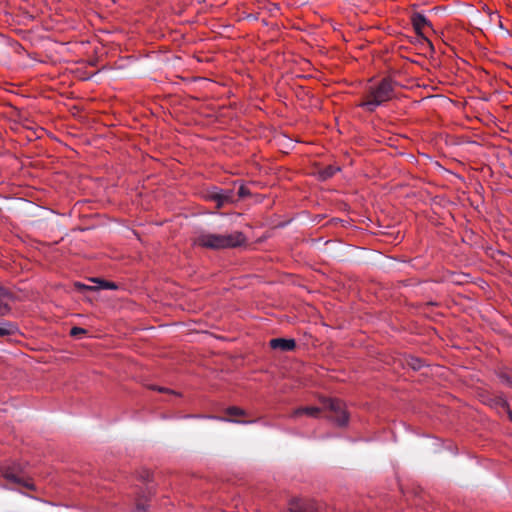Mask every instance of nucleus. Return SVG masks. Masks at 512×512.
Segmentation results:
<instances>
[{
  "label": "nucleus",
  "instance_id": "1",
  "mask_svg": "<svg viewBox=\"0 0 512 512\" xmlns=\"http://www.w3.org/2000/svg\"><path fill=\"white\" fill-rule=\"evenodd\" d=\"M246 237L240 231L227 234L213 233L207 230H198L192 237V244L210 250H223L237 248L245 244Z\"/></svg>",
  "mask_w": 512,
  "mask_h": 512
},
{
  "label": "nucleus",
  "instance_id": "2",
  "mask_svg": "<svg viewBox=\"0 0 512 512\" xmlns=\"http://www.w3.org/2000/svg\"><path fill=\"white\" fill-rule=\"evenodd\" d=\"M397 86L398 83L390 77L382 78L365 89L358 106L368 112H374L377 107L384 105L395 97Z\"/></svg>",
  "mask_w": 512,
  "mask_h": 512
},
{
  "label": "nucleus",
  "instance_id": "3",
  "mask_svg": "<svg viewBox=\"0 0 512 512\" xmlns=\"http://www.w3.org/2000/svg\"><path fill=\"white\" fill-rule=\"evenodd\" d=\"M323 408L330 411L329 419L334 421L338 426H345L348 423V414L345 404L339 399L323 398Z\"/></svg>",
  "mask_w": 512,
  "mask_h": 512
},
{
  "label": "nucleus",
  "instance_id": "4",
  "mask_svg": "<svg viewBox=\"0 0 512 512\" xmlns=\"http://www.w3.org/2000/svg\"><path fill=\"white\" fill-rule=\"evenodd\" d=\"M412 24L417 35L420 37V41L422 43H426L429 46V48L433 50V44L422 32L423 27L430 26L429 20L421 13H415L412 16Z\"/></svg>",
  "mask_w": 512,
  "mask_h": 512
},
{
  "label": "nucleus",
  "instance_id": "5",
  "mask_svg": "<svg viewBox=\"0 0 512 512\" xmlns=\"http://www.w3.org/2000/svg\"><path fill=\"white\" fill-rule=\"evenodd\" d=\"M290 512H317L316 503L310 499L294 498L289 502Z\"/></svg>",
  "mask_w": 512,
  "mask_h": 512
},
{
  "label": "nucleus",
  "instance_id": "6",
  "mask_svg": "<svg viewBox=\"0 0 512 512\" xmlns=\"http://www.w3.org/2000/svg\"><path fill=\"white\" fill-rule=\"evenodd\" d=\"M4 477L11 483L17 484L19 486H23L28 489L33 488V484L26 481L20 473L16 472L13 469H10V468L6 469L4 472Z\"/></svg>",
  "mask_w": 512,
  "mask_h": 512
},
{
  "label": "nucleus",
  "instance_id": "7",
  "mask_svg": "<svg viewBox=\"0 0 512 512\" xmlns=\"http://www.w3.org/2000/svg\"><path fill=\"white\" fill-rule=\"evenodd\" d=\"M269 344L272 349H278L281 351H292L296 347L294 339L273 338L270 340Z\"/></svg>",
  "mask_w": 512,
  "mask_h": 512
},
{
  "label": "nucleus",
  "instance_id": "8",
  "mask_svg": "<svg viewBox=\"0 0 512 512\" xmlns=\"http://www.w3.org/2000/svg\"><path fill=\"white\" fill-rule=\"evenodd\" d=\"M11 299V293L0 286V316H4L9 313L10 307L8 301Z\"/></svg>",
  "mask_w": 512,
  "mask_h": 512
},
{
  "label": "nucleus",
  "instance_id": "9",
  "mask_svg": "<svg viewBox=\"0 0 512 512\" xmlns=\"http://www.w3.org/2000/svg\"><path fill=\"white\" fill-rule=\"evenodd\" d=\"M150 492H141L135 499V508L132 512H147Z\"/></svg>",
  "mask_w": 512,
  "mask_h": 512
},
{
  "label": "nucleus",
  "instance_id": "10",
  "mask_svg": "<svg viewBox=\"0 0 512 512\" xmlns=\"http://www.w3.org/2000/svg\"><path fill=\"white\" fill-rule=\"evenodd\" d=\"M320 412H321V409L318 407H300V408L295 409L292 412L291 417L297 418V417L305 414L310 417L317 418L319 416Z\"/></svg>",
  "mask_w": 512,
  "mask_h": 512
},
{
  "label": "nucleus",
  "instance_id": "11",
  "mask_svg": "<svg viewBox=\"0 0 512 512\" xmlns=\"http://www.w3.org/2000/svg\"><path fill=\"white\" fill-rule=\"evenodd\" d=\"M17 332V326L11 322L5 321L0 325V336H9Z\"/></svg>",
  "mask_w": 512,
  "mask_h": 512
},
{
  "label": "nucleus",
  "instance_id": "12",
  "mask_svg": "<svg viewBox=\"0 0 512 512\" xmlns=\"http://www.w3.org/2000/svg\"><path fill=\"white\" fill-rule=\"evenodd\" d=\"M337 171H339V167L329 165L319 171V177L321 180H327L333 177Z\"/></svg>",
  "mask_w": 512,
  "mask_h": 512
},
{
  "label": "nucleus",
  "instance_id": "13",
  "mask_svg": "<svg viewBox=\"0 0 512 512\" xmlns=\"http://www.w3.org/2000/svg\"><path fill=\"white\" fill-rule=\"evenodd\" d=\"M221 206L224 207L228 203L234 202V196L232 190H220Z\"/></svg>",
  "mask_w": 512,
  "mask_h": 512
},
{
  "label": "nucleus",
  "instance_id": "14",
  "mask_svg": "<svg viewBox=\"0 0 512 512\" xmlns=\"http://www.w3.org/2000/svg\"><path fill=\"white\" fill-rule=\"evenodd\" d=\"M220 190H212V191H208L207 194H206V198L210 201H213L216 203V208L217 209H220L222 208L221 206V199H220Z\"/></svg>",
  "mask_w": 512,
  "mask_h": 512
},
{
  "label": "nucleus",
  "instance_id": "15",
  "mask_svg": "<svg viewBox=\"0 0 512 512\" xmlns=\"http://www.w3.org/2000/svg\"><path fill=\"white\" fill-rule=\"evenodd\" d=\"M407 364L413 369V370H419L421 369V367L423 366V362L422 360L418 359V358H415V357H411L408 361H407Z\"/></svg>",
  "mask_w": 512,
  "mask_h": 512
},
{
  "label": "nucleus",
  "instance_id": "16",
  "mask_svg": "<svg viewBox=\"0 0 512 512\" xmlns=\"http://www.w3.org/2000/svg\"><path fill=\"white\" fill-rule=\"evenodd\" d=\"M99 284V287L102 289H110L115 290L117 289V285L114 282H109L105 280H95Z\"/></svg>",
  "mask_w": 512,
  "mask_h": 512
},
{
  "label": "nucleus",
  "instance_id": "17",
  "mask_svg": "<svg viewBox=\"0 0 512 512\" xmlns=\"http://www.w3.org/2000/svg\"><path fill=\"white\" fill-rule=\"evenodd\" d=\"M251 195V192L248 187L245 185H241L238 189V196L239 198H245Z\"/></svg>",
  "mask_w": 512,
  "mask_h": 512
},
{
  "label": "nucleus",
  "instance_id": "18",
  "mask_svg": "<svg viewBox=\"0 0 512 512\" xmlns=\"http://www.w3.org/2000/svg\"><path fill=\"white\" fill-rule=\"evenodd\" d=\"M84 334H86V330L81 327H73L70 331V335L77 338Z\"/></svg>",
  "mask_w": 512,
  "mask_h": 512
},
{
  "label": "nucleus",
  "instance_id": "19",
  "mask_svg": "<svg viewBox=\"0 0 512 512\" xmlns=\"http://www.w3.org/2000/svg\"><path fill=\"white\" fill-rule=\"evenodd\" d=\"M227 414L229 416H241L244 414V411L237 407H230L227 409Z\"/></svg>",
  "mask_w": 512,
  "mask_h": 512
},
{
  "label": "nucleus",
  "instance_id": "20",
  "mask_svg": "<svg viewBox=\"0 0 512 512\" xmlns=\"http://www.w3.org/2000/svg\"><path fill=\"white\" fill-rule=\"evenodd\" d=\"M150 389H153V390H156L158 392H165V393H174L173 391H170L169 389L167 388H164V387H159V386H155V385H151L150 386Z\"/></svg>",
  "mask_w": 512,
  "mask_h": 512
},
{
  "label": "nucleus",
  "instance_id": "21",
  "mask_svg": "<svg viewBox=\"0 0 512 512\" xmlns=\"http://www.w3.org/2000/svg\"><path fill=\"white\" fill-rule=\"evenodd\" d=\"M501 407L507 410L510 420H512V412L509 410L507 403L504 400L500 401Z\"/></svg>",
  "mask_w": 512,
  "mask_h": 512
},
{
  "label": "nucleus",
  "instance_id": "22",
  "mask_svg": "<svg viewBox=\"0 0 512 512\" xmlns=\"http://www.w3.org/2000/svg\"><path fill=\"white\" fill-rule=\"evenodd\" d=\"M76 286L79 288V289H92L91 287H88L86 286L85 284H80V283H77Z\"/></svg>",
  "mask_w": 512,
  "mask_h": 512
},
{
  "label": "nucleus",
  "instance_id": "23",
  "mask_svg": "<svg viewBox=\"0 0 512 512\" xmlns=\"http://www.w3.org/2000/svg\"><path fill=\"white\" fill-rule=\"evenodd\" d=\"M209 418H214V416H209ZM215 419L225 420L223 417H220V418L215 417Z\"/></svg>",
  "mask_w": 512,
  "mask_h": 512
}]
</instances>
